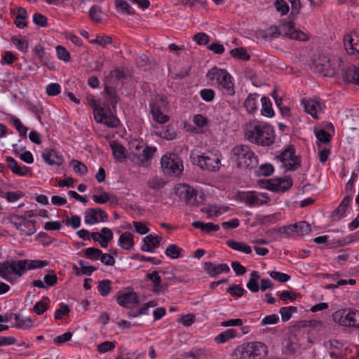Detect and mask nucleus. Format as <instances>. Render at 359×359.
I'll return each instance as SVG.
<instances>
[{
	"instance_id": "f257e3e1",
	"label": "nucleus",
	"mask_w": 359,
	"mask_h": 359,
	"mask_svg": "<svg viewBox=\"0 0 359 359\" xmlns=\"http://www.w3.org/2000/svg\"><path fill=\"white\" fill-rule=\"evenodd\" d=\"M244 134L249 142L262 147H270L275 142L274 130L268 124L249 123L244 129Z\"/></svg>"
},
{
	"instance_id": "f03ea898",
	"label": "nucleus",
	"mask_w": 359,
	"mask_h": 359,
	"mask_svg": "<svg viewBox=\"0 0 359 359\" xmlns=\"http://www.w3.org/2000/svg\"><path fill=\"white\" fill-rule=\"evenodd\" d=\"M231 158L236 163L238 167H245L252 169L258 163L257 157L247 145H236L231 152Z\"/></svg>"
},
{
	"instance_id": "7ed1b4c3",
	"label": "nucleus",
	"mask_w": 359,
	"mask_h": 359,
	"mask_svg": "<svg viewBox=\"0 0 359 359\" xmlns=\"http://www.w3.org/2000/svg\"><path fill=\"white\" fill-rule=\"evenodd\" d=\"M206 76L209 80H215L218 88L224 95L231 96L235 94L232 77L226 69L214 67L208 71Z\"/></svg>"
},
{
	"instance_id": "20e7f679",
	"label": "nucleus",
	"mask_w": 359,
	"mask_h": 359,
	"mask_svg": "<svg viewBox=\"0 0 359 359\" xmlns=\"http://www.w3.org/2000/svg\"><path fill=\"white\" fill-rule=\"evenodd\" d=\"M269 30L270 31L271 37L273 39L282 35L284 37L300 41H306L309 39L305 33L295 29L292 21H283L280 23V27H271Z\"/></svg>"
},
{
	"instance_id": "39448f33",
	"label": "nucleus",
	"mask_w": 359,
	"mask_h": 359,
	"mask_svg": "<svg viewBox=\"0 0 359 359\" xmlns=\"http://www.w3.org/2000/svg\"><path fill=\"white\" fill-rule=\"evenodd\" d=\"M190 158L193 164L202 170L215 172L220 168L221 154L219 152L203 153L202 155L191 156Z\"/></svg>"
},
{
	"instance_id": "423d86ee",
	"label": "nucleus",
	"mask_w": 359,
	"mask_h": 359,
	"mask_svg": "<svg viewBox=\"0 0 359 359\" xmlns=\"http://www.w3.org/2000/svg\"><path fill=\"white\" fill-rule=\"evenodd\" d=\"M95 119L97 123H104L109 128H116L119 125V119L111 114L110 107L106 104L104 107L98 106L95 101L93 102Z\"/></svg>"
},
{
	"instance_id": "0eeeda50",
	"label": "nucleus",
	"mask_w": 359,
	"mask_h": 359,
	"mask_svg": "<svg viewBox=\"0 0 359 359\" xmlns=\"http://www.w3.org/2000/svg\"><path fill=\"white\" fill-rule=\"evenodd\" d=\"M344 65V62L339 57L323 55L320 57L317 66L320 67L319 71L323 76L332 77L341 70Z\"/></svg>"
},
{
	"instance_id": "6e6552de",
	"label": "nucleus",
	"mask_w": 359,
	"mask_h": 359,
	"mask_svg": "<svg viewBox=\"0 0 359 359\" xmlns=\"http://www.w3.org/2000/svg\"><path fill=\"white\" fill-rule=\"evenodd\" d=\"M178 196L184 199L186 204L191 206H198L203 203L204 194L201 193L198 198L197 191L187 184H179L177 188Z\"/></svg>"
},
{
	"instance_id": "1a4fd4ad",
	"label": "nucleus",
	"mask_w": 359,
	"mask_h": 359,
	"mask_svg": "<svg viewBox=\"0 0 359 359\" xmlns=\"http://www.w3.org/2000/svg\"><path fill=\"white\" fill-rule=\"evenodd\" d=\"M161 164L163 171L170 175H179L183 170L182 161L175 154H171L169 156H163Z\"/></svg>"
},
{
	"instance_id": "9d476101",
	"label": "nucleus",
	"mask_w": 359,
	"mask_h": 359,
	"mask_svg": "<svg viewBox=\"0 0 359 359\" xmlns=\"http://www.w3.org/2000/svg\"><path fill=\"white\" fill-rule=\"evenodd\" d=\"M288 170H296L301 165L300 158L295 155V149L290 145L276 157Z\"/></svg>"
},
{
	"instance_id": "9b49d317",
	"label": "nucleus",
	"mask_w": 359,
	"mask_h": 359,
	"mask_svg": "<svg viewBox=\"0 0 359 359\" xmlns=\"http://www.w3.org/2000/svg\"><path fill=\"white\" fill-rule=\"evenodd\" d=\"M107 213L100 208H89L86 211L84 222L86 224L93 225L107 222Z\"/></svg>"
},
{
	"instance_id": "f8f14e48",
	"label": "nucleus",
	"mask_w": 359,
	"mask_h": 359,
	"mask_svg": "<svg viewBox=\"0 0 359 359\" xmlns=\"http://www.w3.org/2000/svg\"><path fill=\"white\" fill-rule=\"evenodd\" d=\"M344 48L349 55L357 53L359 55V31L352 32L344 38Z\"/></svg>"
},
{
	"instance_id": "ddd939ff",
	"label": "nucleus",
	"mask_w": 359,
	"mask_h": 359,
	"mask_svg": "<svg viewBox=\"0 0 359 359\" xmlns=\"http://www.w3.org/2000/svg\"><path fill=\"white\" fill-rule=\"evenodd\" d=\"M237 199L250 207L259 206L266 203V201H263L262 198H259L254 191L238 192Z\"/></svg>"
},
{
	"instance_id": "4468645a",
	"label": "nucleus",
	"mask_w": 359,
	"mask_h": 359,
	"mask_svg": "<svg viewBox=\"0 0 359 359\" xmlns=\"http://www.w3.org/2000/svg\"><path fill=\"white\" fill-rule=\"evenodd\" d=\"M117 303L124 307L129 308L130 306L139 302L138 295L135 292H118L116 296Z\"/></svg>"
},
{
	"instance_id": "2eb2a0df",
	"label": "nucleus",
	"mask_w": 359,
	"mask_h": 359,
	"mask_svg": "<svg viewBox=\"0 0 359 359\" xmlns=\"http://www.w3.org/2000/svg\"><path fill=\"white\" fill-rule=\"evenodd\" d=\"M146 277L152 283L153 291L155 293L164 292L170 285L168 283L163 281L157 271H153L151 273H147Z\"/></svg>"
},
{
	"instance_id": "dca6fc26",
	"label": "nucleus",
	"mask_w": 359,
	"mask_h": 359,
	"mask_svg": "<svg viewBox=\"0 0 359 359\" xmlns=\"http://www.w3.org/2000/svg\"><path fill=\"white\" fill-rule=\"evenodd\" d=\"M341 76L344 81L359 85V68L355 66L344 65Z\"/></svg>"
},
{
	"instance_id": "f3484780",
	"label": "nucleus",
	"mask_w": 359,
	"mask_h": 359,
	"mask_svg": "<svg viewBox=\"0 0 359 359\" xmlns=\"http://www.w3.org/2000/svg\"><path fill=\"white\" fill-rule=\"evenodd\" d=\"M340 325L359 328V311L344 309Z\"/></svg>"
},
{
	"instance_id": "a211bd4d",
	"label": "nucleus",
	"mask_w": 359,
	"mask_h": 359,
	"mask_svg": "<svg viewBox=\"0 0 359 359\" xmlns=\"http://www.w3.org/2000/svg\"><path fill=\"white\" fill-rule=\"evenodd\" d=\"M162 239L163 238L161 235L154 236L149 234L143 238V244L140 249L143 252H154L160 246Z\"/></svg>"
},
{
	"instance_id": "6ab92c4d",
	"label": "nucleus",
	"mask_w": 359,
	"mask_h": 359,
	"mask_svg": "<svg viewBox=\"0 0 359 359\" xmlns=\"http://www.w3.org/2000/svg\"><path fill=\"white\" fill-rule=\"evenodd\" d=\"M204 271L211 278H215L222 273H229L230 268L226 264H215L211 262L204 263Z\"/></svg>"
},
{
	"instance_id": "aec40b11",
	"label": "nucleus",
	"mask_w": 359,
	"mask_h": 359,
	"mask_svg": "<svg viewBox=\"0 0 359 359\" xmlns=\"http://www.w3.org/2000/svg\"><path fill=\"white\" fill-rule=\"evenodd\" d=\"M41 157L49 165H60L64 161L62 155L55 149H50L43 152Z\"/></svg>"
},
{
	"instance_id": "412c9836",
	"label": "nucleus",
	"mask_w": 359,
	"mask_h": 359,
	"mask_svg": "<svg viewBox=\"0 0 359 359\" xmlns=\"http://www.w3.org/2000/svg\"><path fill=\"white\" fill-rule=\"evenodd\" d=\"M302 104L307 114H309L314 118H318L317 114L322 110L321 104L319 101L316 100L303 99Z\"/></svg>"
},
{
	"instance_id": "4be33fe9",
	"label": "nucleus",
	"mask_w": 359,
	"mask_h": 359,
	"mask_svg": "<svg viewBox=\"0 0 359 359\" xmlns=\"http://www.w3.org/2000/svg\"><path fill=\"white\" fill-rule=\"evenodd\" d=\"M6 161L8 168L11 172L19 176H25L29 172V168L27 166L20 167L17 161L11 156H6Z\"/></svg>"
},
{
	"instance_id": "5701e85b",
	"label": "nucleus",
	"mask_w": 359,
	"mask_h": 359,
	"mask_svg": "<svg viewBox=\"0 0 359 359\" xmlns=\"http://www.w3.org/2000/svg\"><path fill=\"white\" fill-rule=\"evenodd\" d=\"M27 259L11 260L10 262V266L11 272L20 277L27 271Z\"/></svg>"
},
{
	"instance_id": "b1692460",
	"label": "nucleus",
	"mask_w": 359,
	"mask_h": 359,
	"mask_svg": "<svg viewBox=\"0 0 359 359\" xmlns=\"http://www.w3.org/2000/svg\"><path fill=\"white\" fill-rule=\"evenodd\" d=\"M151 107V114L153 119L158 123H165L169 121V116L163 114L161 106L158 104H152Z\"/></svg>"
},
{
	"instance_id": "393cba45",
	"label": "nucleus",
	"mask_w": 359,
	"mask_h": 359,
	"mask_svg": "<svg viewBox=\"0 0 359 359\" xmlns=\"http://www.w3.org/2000/svg\"><path fill=\"white\" fill-rule=\"evenodd\" d=\"M330 355L334 358H341L344 355L343 344L339 341L330 340Z\"/></svg>"
},
{
	"instance_id": "a878e982",
	"label": "nucleus",
	"mask_w": 359,
	"mask_h": 359,
	"mask_svg": "<svg viewBox=\"0 0 359 359\" xmlns=\"http://www.w3.org/2000/svg\"><path fill=\"white\" fill-rule=\"evenodd\" d=\"M249 344L250 346H252V353L255 359H261L262 357H264L267 354L268 348L264 343L255 341Z\"/></svg>"
},
{
	"instance_id": "bb28decb",
	"label": "nucleus",
	"mask_w": 359,
	"mask_h": 359,
	"mask_svg": "<svg viewBox=\"0 0 359 359\" xmlns=\"http://www.w3.org/2000/svg\"><path fill=\"white\" fill-rule=\"evenodd\" d=\"M118 245L124 250H130L134 246L133 235L130 232L123 233L118 239Z\"/></svg>"
},
{
	"instance_id": "cd10ccee",
	"label": "nucleus",
	"mask_w": 359,
	"mask_h": 359,
	"mask_svg": "<svg viewBox=\"0 0 359 359\" xmlns=\"http://www.w3.org/2000/svg\"><path fill=\"white\" fill-rule=\"evenodd\" d=\"M259 97V95L257 93H250L248 95L245 100L244 105L248 113L252 114L257 110V100Z\"/></svg>"
},
{
	"instance_id": "c85d7f7f",
	"label": "nucleus",
	"mask_w": 359,
	"mask_h": 359,
	"mask_svg": "<svg viewBox=\"0 0 359 359\" xmlns=\"http://www.w3.org/2000/svg\"><path fill=\"white\" fill-rule=\"evenodd\" d=\"M191 225L194 228L200 229L207 233L219 230V226L212 222L204 223L201 221H194L192 222Z\"/></svg>"
},
{
	"instance_id": "c756f323",
	"label": "nucleus",
	"mask_w": 359,
	"mask_h": 359,
	"mask_svg": "<svg viewBox=\"0 0 359 359\" xmlns=\"http://www.w3.org/2000/svg\"><path fill=\"white\" fill-rule=\"evenodd\" d=\"M237 336V331L234 329H228L215 337L217 344H224Z\"/></svg>"
},
{
	"instance_id": "7c9ffc66",
	"label": "nucleus",
	"mask_w": 359,
	"mask_h": 359,
	"mask_svg": "<svg viewBox=\"0 0 359 359\" xmlns=\"http://www.w3.org/2000/svg\"><path fill=\"white\" fill-rule=\"evenodd\" d=\"M104 93L106 94L107 100L110 102L113 109H115L116 104L119 101V97L118 96L115 88L105 86Z\"/></svg>"
},
{
	"instance_id": "2f4dec72",
	"label": "nucleus",
	"mask_w": 359,
	"mask_h": 359,
	"mask_svg": "<svg viewBox=\"0 0 359 359\" xmlns=\"http://www.w3.org/2000/svg\"><path fill=\"white\" fill-rule=\"evenodd\" d=\"M226 244L234 250L240 251L245 254H250L252 252L250 246L244 243L236 241L234 240H228Z\"/></svg>"
},
{
	"instance_id": "473e14b6",
	"label": "nucleus",
	"mask_w": 359,
	"mask_h": 359,
	"mask_svg": "<svg viewBox=\"0 0 359 359\" xmlns=\"http://www.w3.org/2000/svg\"><path fill=\"white\" fill-rule=\"evenodd\" d=\"M27 18V11L22 7L17 9V13L15 18V25L18 28L22 29L27 26L26 19Z\"/></svg>"
},
{
	"instance_id": "72a5a7b5",
	"label": "nucleus",
	"mask_w": 359,
	"mask_h": 359,
	"mask_svg": "<svg viewBox=\"0 0 359 359\" xmlns=\"http://www.w3.org/2000/svg\"><path fill=\"white\" fill-rule=\"evenodd\" d=\"M288 228L291 229L292 231L300 235L307 234L311 231L310 224L306 221H301L295 223L294 224L290 226Z\"/></svg>"
},
{
	"instance_id": "f704fd0d",
	"label": "nucleus",
	"mask_w": 359,
	"mask_h": 359,
	"mask_svg": "<svg viewBox=\"0 0 359 359\" xmlns=\"http://www.w3.org/2000/svg\"><path fill=\"white\" fill-rule=\"evenodd\" d=\"M11 316H13L16 321V324L13 327L20 329H27L32 325V320L29 317L23 318L21 317L19 314L16 313H11Z\"/></svg>"
},
{
	"instance_id": "c9c22d12",
	"label": "nucleus",
	"mask_w": 359,
	"mask_h": 359,
	"mask_svg": "<svg viewBox=\"0 0 359 359\" xmlns=\"http://www.w3.org/2000/svg\"><path fill=\"white\" fill-rule=\"evenodd\" d=\"M260 276L258 271H252L250 273V279L246 285L248 289L250 290L252 292H257L259 290V286L258 284V280L259 279Z\"/></svg>"
},
{
	"instance_id": "e433bc0d",
	"label": "nucleus",
	"mask_w": 359,
	"mask_h": 359,
	"mask_svg": "<svg viewBox=\"0 0 359 359\" xmlns=\"http://www.w3.org/2000/svg\"><path fill=\"white\" fill-rule=\"evenodd\" d=\"M110 147L112 149L113 156L116 159H124L126 158V149L121 144L112 141L110 142Z\"/></svg>"
},
{
	"instance_id": "4c0bfd02",
	"label": "nucleus",
	"mask_w": 359,
	"mask_h": 359,
	"mask_svg": "<svg viewBox=\"0 0 359 359\" xmlns=\"http://www.w3.org/2000/svg\"><path fill=\"white\" fill-rule=\"evenodd\" d=\"M262 102V115L266 117H272L274 115L273 109H272V104L270 99L267 97H263L261 99Z\"/></svg>"
},
{
	"instance_id": "58836bf2",
	"label": "nucleus",
	"mask_w": 359,
	"mask_h": 359,
	"mask_svg": "<svg viewBox=\"0 0 359 359\" xmlns=\"http://www.w3.org/2000/svg\"><path fill=\"white\" fill-rule=\"evenodd\" d=\"M237 351L240 355V359H255L252 353V346L249 343L243 344L238 347Z\"/></svg>"
},
{
	"instance_id": "ea45409f",
	"label": "nucleus",
	"mask_w": 359,
	"mask_h": 359,
	"mask_svg": "<svg viewBox=\"0 0 359 359\" xmlns=\"http://www.w3.org/2000/svg\"><path fill=\"white\" fill-rule=\"evenodd\" d=\"M114 4L115 7L117 9H119L123 14H127L129 15H133L135 14L134 9L128 2L124 0H115Z\"/></svg>"
},
{
	"instance_id": "a19ab883",
	"label": "nucleus",
	"mask_w": 359,
	"mask_h": 359,
	"mask_svg": "<svg viewBox=\"0 0 359 359\" xmlns=\"http://www.w3.org/2000/svg\"><path fill=\"white\" fill-rule=\"evenodd\" d=\"M50 302L47 297H43V299L36 302L33 306V311L37 315H42L48 309V304Z\"/></svg>"
},
{
	"instance_id": "79ce46f5",
	"label": "nucleus",
	"mask_w": 359,
	"mask_h": 359,
	"mask_svg": "<svg viewBox=\"0 0 359 359\" xmlns=\"http://www.w3.org/2000/svg\"><path fill=\"white\" fill-rule=\"evenodd\" d=\"M280 182L276 180V178L270 180H259L258 184L259 187L265 188L269 191H278V187Z\"/></svg>"
},
{
	"instance_id": "37998d69",
	"label": "nucleus",
	"mask_w": 359,
	"mask_h": 359,
	"mask_svg": "<svg viewBox=\"0 0 359 359\" xmlns=\"http://www.w3.org/2000/svg\"><path fill=\"white\" fill-rule=\"evenodd\" d=\"M36 221L34 219H26L23 222L21 232L25 236H31L36 231L35 227Z\"/></svg>"
},
{
	"instance_id": "c03bdc74",
	"label": "nucleus",
	"mask_w": 359,
	"mask_h": 359,
	"mask_svg": "<svg viewBox=\"0 0 359 359\" xmlns=\"http://www.w3.org/2000/svg\"><path fill=\"white\" fill-rule=\"evenodd\" d=\"M111 281L109 280L104 279L98 283L97 290L99 293L102 297L107 296L111 291Z\"/></svg>"
},
{
	"instance_id": "a18cd8bd",
	"label": "nucleus",
	"mask_w": 359,
	"mask_h": 359,
	"mask_svg": "<svg viewBox=\"0 0 359 359\" xmlns=\"http://www.w3.org/2000/svg\"><path fill=\"white\" fill-rule=\"evenodd\" d=\"M156 151V147H146L141 153L138 155V158L141 163L144 165L145 161H147L153 158L154 153Z\"/></svg>"
},
{
	"instance_id": "49530a36",
	"label": "nucleus",
	"mask_w": 359,
	"mask_h": 359,
	"mask_svg": "<svg viewBox=\"0 0 359 359\" xmlns=\"http://www.w3.org/2000/svg\"><path fill=\"white\" fill-rule=\"evenodd\" d=\"M230 55L232 57L245 61L249 60L250 55L244 48H236L230 50Z\"/></svg>"
},
{
	"instance_id": "de8ad7c7",
	"label": "nucleus",
	"mask_w": 359,
	"mask_h": 359,
	"mask_svg": "<svg viewBox=\"0 0 359 359\" xmlns=\"http://www.w3.org/2000/svg\"><path fill=\"white\" fill-rule=\"evenodd\" d=\"M101 232L103 236L99 241L100 245L102 248H107L109 242L113 238V232L111 229L107 227H103L101 229Z\"/></svg>"
},
{
	"instance_id": "09e8293b",
	"label": "nucleus",
	"mask_w": 359,
	"mask_h": 359,
	"mask_svg": "<svg viewBox=\"0 0 359 359\" xmlns=\"http://www.w3.org/2000/svg\"><path fill=\"white\" fill-rule=\"evenodd\" d=\"M93 201L97 204H104L109 201L116 200L117 198L114 196H111L109 193L103 191L100 195L94 194L92 196Z\"/></svg>"
},
{
	"instance_id": "8fccbe9b",
	"label": "nucleus",
	"mask_w": 359,
	"mask_h": 359,
	"mask_svg": "<svg viewBox=\"0 0 359 359\" xmlns=\"http://www.w3.org/2000/svg\"><path fill=\"white\" fill-rule=\"evenodd\" d=\"M297 312V308L296 306H284L281 307L279 310V313L281 316V320L283 322H287L292 317L293 313Z\"/></svg>"
},
{
	"instance_id": "3c124183",
	"label": "nucleus",
	"mask_w": 359,
	"mask_h": 359,
	"mask_svg": "<svg viewBox=\"0 0 359 359\" xmlns=\"http://www.w3.org/2000/svg\"><path fill=\"white\" fill-rule=\"evenodd\" d=\"M347 209L348 207L346 205H344L340 203L339 206L332 212L331 217L332 221H338L341 218L346 217Z\"/></svg>"
},
{
	"instance_id": "603ef678",
	"label": "nucleus",
	"mask_w": 359,
	"mask_h": 359,
	"mask_svg": "<svg viewBox=\"0 0 359 359\" xmlns=\"http://www.w3.org/2000/svg\"><path fill=\"white\" fill-rule=\"evenodd\" d=\"M11 121L15 129L19 133V135L22 137H26L27 132L28 130L27 127L25 126L20 120L15 116L11 118Z\"/></svg>"
},
{
	"instance_id": "864d4df0",
	"label": "nucleus",
	"mask_w": 359,
	"mask_h": 359,
	"mask_svg": "<svg viewBox=\"0 0 359 359\" xmlns=\"http://www.w3.org/2000/svg\"><path fill=\"white\" fill-rule=\"evenodd\" d=\"M11 271L10 262H0V276L3 279L10 281L12 279Z\"/></svg>"
},
{
	"instance_id": "5fc2aeb1",
	"label": "nucleus",
	"mask_w": 359,
	"mask_h": 359,
	"mask_svg": "<svg viewBox=\"0 0 359 359\" xmlns=\"http://www.w3.org/2000/svg\"><path fill=\"white\" fill-rule=\"evenodd\" d=\"M182 250L177 245L170 244L167 247L165 254L172 259H177L180 257Z\"/></svg>"
},
{
	"instance_id": "6e6d98bb",
	"label": "nucleus",
	"mask_w": 359,
	"mask_h": 359,
	"mask_svg": "<svg viewBox=\"0 0 359 359\" xmlns=\"http://www.w3.org/2000/svg\"><path fill=\"white\" fill-rule=\"evenodd\" d=\"M226 292L232 297H241L246 292V290L239 285L231 284L227 288Z\"/></svg>"
},
{
	"instance_id": "4d7b16f0",
	"label": "nucleus",
	"mask_w": 359,
	"mask_h": 359,
	"mask_svg": "<svg viewBox=\"0 0 359 359\" xmlns=\"http://www.w3.org/2000/svg\"><path fill=\"white\" fill-rule=\"evenodd\" d=\"M27 271L43 268V267H45L48 265V262L46 261V260H39V259L29 260V259H27Z\"/></svg>"
},
{
	"instance_id": "13d9d810",
	"label": "nucleus",
	"mask_w": 359,
	"mask_h": 359,
	"mask_svg": "<svg viewBox=\"0 0 359 359\" xmlns=\"http://www.w3.org/2000/svg\"><path fill=\"white\" fill-rule=\"evenodd\" d=\"M280 184L278 187V191H281L285 192L287 191L292 186V180L290 177L287 178H276Z\"/></svg>"
},
{
	"instance_id": "bf43d9fd",
	"label": "nucleus",
	"mask_w": 359,
	"mask_h": 359,
	"mask_svg": "<svg viewBox=\"0 0 359 359\" xmlns=\"http://www.w3.org/2000/svg\"><path fill=\"white\" fill-rule=\"evenodd\" d=\"M274 6L281 15L287 14L290 11V7L285 0H276Z\"/></svg>"
},
{
	"instance_id": "052dcab7",
	"label": "nucleus",
	"mask_w": 359,
	"mask_h": 359,
	"mask_svg": "<svg viewBox=\"0 0 359 359\" xmlns=\"http://www.w3.org/2000/svg\"><path fill=\"white\" fill-rule=\"evenodd\" d=\"M45 285L48 287L54 286L57 282V277L54 271L50 270L43 277Z\"/></svg>"
},
{
	"instance_id": "680f3d73",
	"label": "nucleus",
	"mask_w": 359,
	"mask_h": 359,
	"mask_svg": "<svg viewBox=\"0 0 359 359\" xmlns=\"http://www.w3.org/2000/svg\"><path fill=\"white\" fill-rule=\"evenodd\" d=\"M91 44H99L102 47H106L107 45L112 43V38L109 36H97L95 39L90 41Z\"/></svg>"
},
{
	"instance_id": "e2e57ef3",
	"label": "nucleus",
	"mask_w": 359,
	"mask_h": 359,
	"mask_svg": "<svg viewBox=\"0 0 359 359\" xmlns=\"http://www.w3.org/2000/svg\"><path fill=\"white\" fill-rule=\"evenodd\" d=\"M84 253L87 258L97 260L102 255V250L95 248H88L85 250Z\"/></svg>"
},
{
	"instance_id": "0e129e2a",
	"label": "nucleus",
	"mask_w": 359,
	"mask_h": 359,
	"mask_svg": "<svg viewBox=\"0 0 359 359\" xmlns=\"http://www.w3.org/2000/svg\"><path fill=\"white\" fill-rule=\"evenodd\" d=\"M71 164L74 170L76 172H79L80 174L83 175L88 172L86 165L80 161L73 159Z\"/></svg>"
},
{
	"instance_id": "69168bd1",
	"label": "nucleus",
	"mask_w": 359,
	"mask_h": 359,
	"mask_svg": "<svg viewBox=\"0 0 359 359\" xmlns=\"http://www.w3.org/2000/svg\"><path fill=\"white\" fill-rule=\"evenodd\" d=\"M56 52L58 59L65 62H69L70 60V53L65 47L62 46H57Z\"/></svg>"
},
{
	"instance_id": "338daca9",
	"label": "nucleus",
	"mask_w": 359,
	"mask_h": 359,
	"mask_svg": "<svg viewBox=\"0 0 359 359\" xmlns=\"http://www.w3.org/2000/svg\"><path fill=\"white\" fill-rule=\"evenodd\" d=\"M116 347V342L105 341L97 345V351L100 353H106L109 351H112Z\"/></svg>"
},
{
	"instance_id": "774afa93",
	"label": "nucleus",
	"mask_w": 359,
	"mask_h": 359,
	"mask_svg": "<svg viewBox=\"0 0 359 359\" xmlns=\"http://www.w3.org/2000/svg\"><path fill=\"white\" fill-rule=\"evenodd\" d=\"M33 22L37 26L44 27L48 24V19L47 18L39 13H36L33 15Z\"/></svg>"
}]
</instances>
